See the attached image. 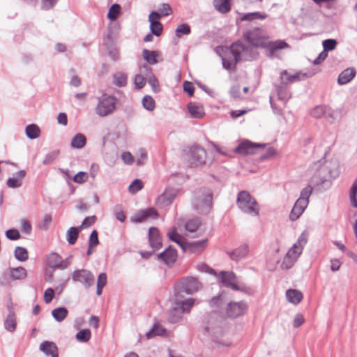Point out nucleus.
<instances>
[{"label": "nucleus", "mask_w": 357, "mask_h": 357, "mask_svg": "<svg viewBox=\"0 0 357 357\" xmlns=\"http://www.w3.org/2000/svg\"><path fill=\"white\" fill-rule=\"evenodd\" d=\"M259 52L252 46L245 45L241 40L233 43L222 57L223 68L228 70H234L237 63L251 61L257 58Z\"/></svg>", "instance_id": "1"}, {"label": "nucleus", "mask_w": 357, "mask_h": 357, "mask_svg": "<svg viewBox=\"0 0 357 357\" xmlns=\"http://www.w3.org/2000/svg\"><path fill=\"white\" fill-rule=\"evenodd\" d=\"M243 38L254 48L258 47L267 48L271 52L278 50L284 49L289 45L284 40L269 41L260 28H253L245 31L243 33Z\"/></svg>", "instance_id": "2"}, {"label": "nucleus", "mask_w": 357, "mask_h": 357, "mask_svg": "<svg viewBox=\"0 0 357 357\" xmlns=\"http://www.w3.org/2000/svg\"><path fill=\"white\" fill-rule=\"evenodd\" d=\"M222 321L223 318L219 314L213 312L205 320L204 330L206 334L212 337L213 341L218 346L228 347L231 344L229 340H220L225 332Z\"/></svg>", "instance_id": "3"}, {"label": "nucleus", "mask_w": 357, "mask_h": 357, "mask_svg": "<svg viewBox=\"0 0 357 357\" xmlns=\"http://www.w3.org/2000/svg\"><path fill=\"white\" fill-rule=\"evenodd\" d=\"M307 242V234L303 232L297 241L288 250L281 264L282 269L291 268L301 255L303 248Z\"/></svg>", "instance_id": "4"}, {"label": "nucleus", "mask_w": 357, "mask_h": 357, "mask_svg": "<svg viewBox=\"0 0 357 357\" xmlns=\"http://www.w3.org/2000/svg\"><path fill=\"white\" fill-rule=\"evenodd\" d=\"M236 204L238 208L244 213L252 216L259 215V207L258 203L248 191L242 190L238 193Z\"/></svg>", "instance_id": "5"}, {"label": "nucleus", "mask_w": 357, "mask_h": 357, "mask_svg": "<svg viewBox=\"0 0 357 357\" xmlns=\"http://www.w3.org/2000/svg\"><path fill=\"white\" fill-rule=\"evenodd\" d=\"M312 190L311 185H308L301 190L300 197L295 202L289 215L291 220L294 221L297 220L304 212L308 205L309 198L312 195Z\"/></svg>", "instance_id": "6"}, {"label": "nucleus", "mask_w": 357, "mask_h": 357, "mask_svg": "<svg viewBox=\"0 0 357 357\" xmlns=\"http://www.w3.org/2000/svg\"><path fill=\"white\" fill-rule=\"evenodd\" d=\"M213 195L210 190H199L195 193L192 202L195 209L200 213H206L212 206Z\"/></svg>", "instance_id": "7"}, {"label": "nucleus", "mask_w": 357, "mask_h": 357, "mask_svg": "<svg viewBox=\"0 0 357 357\" xmlns=\"http://www.w3.org/2000/svg\"><path fill=\"white\" fill-rule=\"evenodd\" d=\"M185 160L189 167H197L206 164V152L198 145L190 146L185 153Z\"/></svg>", "instance_id": "8"}, {"label": "nucleus", "mask_w": 357, "mask_h": 357, "mask_svg": "<svg viewBox=\"0 0 357 357\" xmlns=\"http://www.w3.org/2000/svg\"><path fill=\"white\" fill-rule=\"evenodd\" d=\"M116 103L117 99L115 97L105 93L98 98L95 112L100 117L109 116L116 109Z\"/></svg>", "instance_id": "9"}, {"label": "nucleus", "mask_w": 357, "mask_h": 357, "mask_svg": "<svg viewBox=\"0 0 357 357\" xmlns=\"http://www.w3.org/2000/svg\"><path fill=\"white\" fill-rule=\"evenodd\" d=\"M313 175L310 178V184L314 185H319L326 181L329 178L335 177L332 172L329 171L327 164L318 165L315 164L311 169Z\"/></svg>", "instance_id": "10"}, {"label": "nucleus", "mask_w": 357, "mask_h": 357, "mask_svg": "<svg viewBox=\"0 0 357 357\" xmlns=\"http://www.w3.org/2000/svg\"><path fill=\"white\" fill-rule=\"evenodd\" d=\"M72 280L81 283L86 289L93 287L95 284L93 274L87 269L75 270L72 273Z\"/></svg>", "instance_id": "11"}, {"label": "nucleus", "mask_w": 357, "mask_h": 357, "mask_svg": "<svg viewBox=\"0 0 357 357\" xmlns=\"http://www.w3.org/2000/svg\"><path fill=\"white\" fill-rule=\"evenodd\" d=\"M199 283L196 278H189L179 284L175 291V296H182V294H192L199 289Z\"/></svg>", "instance_id": "12"}, {"label": "nucleus", "mask_w": 357, "mask_h": 357, "mask_svg": "<svg viewBox=\"0 0 357 357\" xmlns=\"http://www.w3.org/2000/svg\"><path fill=\"white\" fill-rule=\"evenodd\" d=\"M247 307V303L244 301L230 302L226 307V313L228 317L236 318L244 314Z\"/></svg>", "instance_id": "13"}, {"label": "nucleus", "mask_w": 357, "mask_h": 357, "mask_svg": "<svg viewBox=\"0 0 357 357\" xmlns=\"http://www.w3.org/2000/svg\"><path fill=\"white\" fill-rule=\"evenodd\" d=\"M177 195V190L172 188H167L164 192L160 195L156 201L158 206L164 208L170 205Z\"/></svg>", "instance_id": "14"}, {"label": "nucleus", "mask_w": 357, "mask_h": 357, "mask_svg": "<svg viewBox=\"0 0 357 357\" xmlns=\"http://www.w3.org/2000/svg\"><path fill=\"white\" fill-rule=\"evenodd\" d=\"M160 18L161 15L155 11H152L149 15L151 32L156 36H160L162 31V25L160 22Z\"/></svg>", "instance_id": "15"}, {"label": "nucleus", "mask_w": 357, "mask_h": 357, "mask_svg": "<svg viewBox=\"0 0 357 357\" xmlns=\"http://www.w3.org/2000/svg\"><path fill=\"white\" fill-rule=\"evenodd\" d=\"M207 243V238L192 242L186 241L183 245L182 250L183 251H189L192 253H200L206 247Z\"/></svg>", "instance_id": "16"}, {"label": "nucleus", "mask_w": 357, "mask_h": 357, "mask_svg": "<svg viewBox=\"0 0 357 357\" xmlns=\"http://www.w3.org/2000/svg\"><path fill=\"white\" fill-rule=\"evenodd\" d=\"M310 76H311V75H308L307 74L301 72L290 75L286 70H284L280 73V79L282 84H287L288 83H293L303 80Z\"/></svg>", "instance_id": "17"}, {"label": "nucleus", "mask_w": 357, "mask_h": 357, "mask_svg": "<svg viewBox=\"0 0 357 357\" xmlns=\"http://www.w3.org/2000/svg\"><path fill=\"white\" fill-rule=\"evenodd\" d=\"M220 279L225 286L233 290H241L237 284L236 278L233 272H221Z\"/></svg>", "instance_id": "18"}, {"label": "nucleus", "mask_w": 357, "mask_h": 357, "mask_svg": "<svg viewBox=\"0 0 357 357\" xmlns=\"http://www.w3.org/2000/svg\"><path fill=\"white\" fill-rule=\"evenodd\" d=\"M157 216V211L153 208H149L144 210H141L135 213L134 215L131 217L130 220L132 222L139 223L144 221L148 218Z\"/></svg>", "instance_id": "19"}, {"label": "nucleus", "mask_w": 357, "mask_h": 357, "mask_svg": "<svg viewBox=\"0 0 357 357\" xmlns=\"http://www.w3.org/2000/svg\"><path fill=\"white\" fill-rule=\"evenodd\" d=\"M158 259H162L167 265L173 264L177 259V252L172 246L167 248L162 252L158 255Z\"/></svg>", "instance_id": "20"}, {"label": "nucleus", "mask_w": 357, "mask_h": 357, "mask_svg": "<svg viewBox=\"0 0 357 357\" xmlns=\"http://www.w3.org/2000/svg\"><path fill=\"white\" fill-rule=\"evenodd\" d=\"M149 240L151 248L158 250L162 247L161 236L158 228L152 227L149 229Z\"/></svg>", "instance_id": "21"}, {"label": "nucleus", "mask_w": 357, "mask_h": 357, "mask_svg": "<svg viewBox=\"0 0 357 357\" xmlns=\"http://www.w3.org/2000/svg\"><path fill=\"white\" fill-rule=\"evenodd\" d=\"M40 350L46 356L51 357H59L58 348L56 344L50 341H43L40 345Z\"/></svg>", "instance_id": "22"}, {"label": "nucleus", "mask_w": 357, "mask_h": 357, "mask_svg": "<svg viewBox=\"0 0 357 357\" xmlns=\"http://www.w3.org/2000/svg\"><path fill=\"white\" fill-rule=\"evenodd\" d=\"M264 144H253L250 141H244L241 142L238 146H236L234 149L236 153H242V154H252V149L255 147H264Z\"/></svg>", "instance_id": "23"}, {"label": "nucleus", "mask_w": 357, "mask_h": 357, "mask_svg": "<svg viewBox=\"0 0 357 357\" xmlns=\"http://www.w3.org/2000/svg\"><path fill=\"white\" fill-rule=\"evenodd\" d=\"M175 297V305L182 310L183 313H189L195 304V299L188 298L183 301V294H182V296Z\"/></svg>", "instance_id": "24"}, {"label": "nucleus", "mask_w": 357, "mask_h": 357, "mask_svg": "<svg viewBox=\"0 0 357 357\" xmlns=\"http://www.w3.org/2000/svg\"><path fill=\"white\" fill-rule=\"evenodd\" d=\"M26 176L25 170H20L14 174L12 178H9L7 180L6 184L9 188H17L22 185V179Z\"/></svg>", "instance_id": "25"}, {"label": "nucleus", "mask_w": 357, "mask_h": 357, "mask_svg": "<svg viewBox=\"0 0 357 357\" xmlns=\"http://www.w3.org/2000/svg\"><path fill=\"white\" fill-rule=\"evenodd\" d=\"M356 70L354 68H348L344 70L338 76L337 83L344 85L349 83L356 75Z\"/></svg>", "instance_id": "26"}, {"label": "nucleus", "mask_w": 357, "mask_h": 357, "mask_svg": "<svg viewBox=\"0 0 357 357\" xmlns=\"http://www.w3.org/2000/svg\"><path fill=\"white\" fill-rule=\"evenodd\" d=\"M248 253V246L247 245H241L231 252H228L230 258L234 261H239L247 256Z\"/></svg>", "instance_id": "27"}, {"label": "nucleus", "mask_w": 357, "mask_h": 357, "mask_svg": "<svg viewBox=\"0 0 357 357\" xmlns=\"http://www.w3.org/2000/svg\"><path fill=\"white\" fill-rule=\"evenodd\" d=\"M287 301L294 305L298 304L303 299V294L297 289H290L286 291Z\"/></svg>", "instance_id": "28"}, {"label": "nucleus", "mask_w": 357, "mask_h": 357, "mask_svg": "<svg viewBox=\"0 0 357 357\" xmlns=\"http://www.w3.org/2000/svg\"><path fill=\"white\" fill-rule=\"evenodd\" d=\"M17 321L16 317L11 310H9V313L4 321L5 329L9 332H13L16 329Z\"/></svg>", "instance_id": "29"}, {"label": "nucleus", "mask_w": 357, "mask_h": 357, "mask_svg": "<svg viewBox=\"0 0 357 357\" xmlns=\"http://www.w3.org/2000/svg\"><path fill=\"white\" fill-rule=\"evenodd\" d=\"M188 110L191 116L193 118L200 119L204 116V109L200 105L190 103L188 105Z\"/></svg>", "instance_id": "30"}, {"label": "nucleus", "mask_w": 357, "mask_h": 357, "mask_svg": "<svg viewBox=\"0 0 357 357\" xmlns=\"http://www.w3.org/2000/svg\"><path fill=\"white\" fill-rule=\"evenodd\" d=\"M182 310L175 305L168 314V320L171 323H176L182 319Z\"/></svg>", "instance_id": "31"}, {"label": "nucleus", "mask_w": 357, "mask_h": 357, "mask_svg": "<svg viewBox=\"0 0 357 357\" xmlns=\"http://www.w3.org/2000/svg\"><path fill=\"white\" fill-rule=\"evenodd\" d=\"M81 230L79 227H70L66 232V240L70 245H74L79 236V232Z\"/></svg>", "instance_id": "32"}, {"label": "nucleus", "mask_w": 357, "mask_h": 357, "mask_svg": "<svg viewBox=\"0 0 357 357\" xmlns=\"http://www.w3.org/2000/svg\"><path fill=\"white\" fill-rule=\"evenodd\" d=\"M86 143V137L82 133L76 134L72 139L70 145L74 149H82Z\"/></svg>", "instance_id": "33"}, {"label": "nucleus", "mask_w": 357, "mask_h": 357, "mask_svg": "<svg viewBox=\"0 0 357 357\" xmlns=\"http://www.w3.org/2000/svg\"><path fill=\"white\" fill-rule=\"evenodd\" d=\"M158 56V53L155 51H151L147 49H144L142 51V56L144 59L151 65H154L158 62L157 60V57Z\"/></svg>", "instance_id": "34"}, {"label": "nucleus", "mask_w": 357, "mask_h": 357, "mask_svg": "<svg viewBox=\"0 0 357 357\" xmlns=\"http://www.w3.org/2000/svg\"><path fill=\"white\" fill-rule=\"evenodd\" d=\"M213 6L221 13H227L231 9L229 0H214Z\"/></svg>", "instance_id": "35"}, {"label": "nucleus", "mask_w": 357, "mask_h": 357, "mask_svg": "<svg viewBox=\"0 0 357 357\" xmlns=\"http://www.w3.org/2000/svg\"><path fill=\"white\" fill-rule=\"evenodd\" d=\"M201 226V220L199 218H192L189 220L185 224V229L190 233H194L199 230Z\"/></svg>", "instance_id": "36"}, {"label": "nucleus", "mask_w": 357, "mask_h": 357, "mask_svg": "<svg viewBox=\"0 0 357 357\" xmlns=\"http://www.w3.org/2000/svg\"><path fill=\"white\" fill-rule=\"evenodd\" d=\"M26 275V270L22 266L12 268L10 269V277L13 280H23Z\"/></svg>", "instance_id": "37"}, {"label": "nucleus", "mask_w": 357, "mask_h": 357, "mask_svg": "<svg viewBox=\"0 0 357 357\" xmlns=\"http://www.w3.org/2000/svg\"><path fill=\"white\" fill-rule=\"evenodd\" d=\"M26 135L30 139H34L40 136V128L36 124L28 125L25 128Z\"/></svg>", "instance_id": "38"}, {"label": "nucleus", "mask_w": 357, "mask_h": 357, "mask_svg": "<svg viewBox=\"0 0 357 357\" xmlns=\"http://www.w3.org/2000/svg\"><path fill=\"white\" fill-rule=\"evenodd\" d=\"M167 236L169 238L177 243L181 248L186 241L182 239V236L177 233L176 228L172 227L168 232Z\"/></svg>", "instance_id": "39"}, {"label": "nucleus", "mask_w": 357, "mask_h": 357, "mask_svg": "<svg viewBox=\"0 0 357 357\" xmlns=\"http://www.w3.org/2000/svg\"><path fill=\"white\" fill-rule=\"evenodd\" d=\"M68 313L66 307H61L56 308L52 311V314L54 319L59 322L62 321L66 319Z\"/></svg>", "instance_id": "40"}, {"label": "nucleus", "mask_w": 357, "mask_h": 357, "mask_svg": "<svg viewBox=\"0 0 357 357\" xmlns=\"http://www.w3.org/2000/svg\"><path fill=\"white\" fill-rule=\"evenodd\" d=\"M167 333V331L159 324H154L151 331H149L146 333V337L148 338H151L154 336H164Z\"/></svg>", "instance_id": "41"}, {"label": "nucleus", "mask_w": 357, "mask_h": 357, "mask_svg": "<svg viewBox=\"0 0 357 357\" xmlns=\"http://www.w3.org/2000/svg\"><path fill=\"white\" fill-rule=\"evenodd\" d=\"M113 83L118 87L125 86L127 84V76L123 73H116L113 75Z\"/></svg>", "instance_id": "42"}, {"label": "nucleus", "mask_w": 357, "mask_h": 357, "mask_svg": "<svg viewBox=\"0 0 357 357\" xmlns=\"http://www.w3.org/2000/svg\"><path fill=\"white\" fill-rule=\"evenodd\" d=\"M14 255L20 261H25L29 258L27 250L25 248L17 246L15 249Z\"/></svg>", "instance_id": "43"}, {"label": "nucleus", "mask_w": 357, "mask_h": 357, "mask_svg": "<svg viewBox=\"0 0 357 357\" xmlns=\"http://www.w3.org/2000/svg\"><path fill=\"white\" fill-rule=\"evenodd\" d=\"M107 275L105 273L99 274L96 284V294L98 296L102 294V289L107 284Z\"/></svg>", "instance_id": "44"}, {"label": "nucleus", "mask_w": 357, "mask_h": 357, "mask_svg": "<svg viewBox=\"0 0 357 357\" xmlns=\"http://www.w3.org/2000/svg\"><path fill=\"white\" fill-rule=\"evenodd\" d=\"M61 262V257L56 253H52L47 257L48 265L54 268H60V263Z\"/></svg>", "instance_id": "45"}, {"label": "nucleus", "mask_w": 357, "mask_h": 357, "mask_svg": "<svg viewBox=\"0 0 357 357\" xmlns=\"http://www.w3.org/2000/svg\"><path fill=\"white\" fill-rule=\"evenodd\" d=\"M266 17L265 13L260 12H254L245 14L242 17V21H251L255 19L264 20Z\"/></svg>", "instance_id": "46"}, {"label": "nucleus", "mask_w": 357, "mask_h": 357, "mask_svg": "<svg viewBox=\"0 0 357 357\" xmlns=\"http://www.w3.org/2000/svg\"><path fill=\"white\" fill-rule=\"evenodd\" d=\"M286 85L287 84H282L281 82V85L276 88L279 99L284 101L288 100L291 97L290 94L286 90Z\"/></svg>", "instance_id": "47"}, {"label": "nucleus", "mask_w": 357, "mask_h": 357, "mask_svg": "<svg viewBox=\"0 0 357 357\" xmlns=\"http://www.w3.org/2000/svg\"><path fill=\"white\" fill-rule=\"evenodd\" d=\"M91 336V333L89 329H82L76 334V339L80 342H86L90 340Z\"/></svg>", "instance_id": "48"}, {"label": "nucleus", "mask_w": 357, "mask_h": 357, "mask_svg": "<svg viewBox=\"0 0 357 357\" xmlns=\"http://www.w3.org/2000/svg\"><path fill=\"white\" fill-rule=\"evenodd\" d=\"M120 11L121 6L117 3H114L110 7L109 12L107 13V17L110 20L114 21L117 18L119 14L120 13Z\"/></svg>", "instance_id": "49"}, {"label": "nucleus", "mask_w": 357, "mask_h": 357, "mask_svg": "<svg viewBox=\"0 0 357 357\" xmlns=\"http://www.w3.org/2000/svg\"><path fill=\"white\" fill-rule=\"evenodd\" d=\"M190 26L188 24H181L176 29L175 33L178 38H181L182 35L190 34Z\"/></svg>", "instance_id": "50"}, {"label": "nucleus", "mask_w": 357, "mask_h": 357, "mask_svg": "<svg viewBox=\"0 0 357 357\" xmlns=\"http://www.w3.org/2000/svg\"><path fill=\"white\" fill-rule=\"evenodd\" d=\"M327 107L322 105L315 107L311 112V114L314 118H321L327 114Z\"/></svg>", "instance_id": "51"}, {"label": "nucleus", "mask_w": 357, "mask_h": 357, "mask_svg": "<svg viewBox=\"0 0 357 357\" xmlns=\"http://www.w3.org/2000/svg\"><path fill=\"white\" fill-rule=\"evenodd\" d=\"M142 105L146 109L153 111L155 108V100L152 97L146 96L142 99Z\"/></svg>", "instance_id": "52"}, {"label": "nucleus", "mask_w": 357, "mask_h": 357, "mask_svg": "<svg viewBox=\"0 0 357 357\" xmlns=\"http://www.w3.org/2000/svg\"><path fill=\"white\" fill-rule=\"evenodd\" d=\"M143 183L139 179H135L129 185V191L132 194H135L142 190Z\"/></svg>", "instance_id": "53"}, {"label": "nucleus", "mask_w": 357, "mask_h": 357, "mask_svg": "<svg viewBox=\"0 0 357 357\" xmlns=\"http://www.w3.org/2000/svg\"><path fill=\"white\" fill-rule=\"evenodd\" d=\"M59 155V150H54L51 151L50 153H47L43 161V163L44 165H49L52 163Z\"/></svg>", "instance_id": "54"}, {"label": "nucleus", "mask_w": 357, "mask_h": 357, "mask_svg": "<svg viewBox=\"0 0 357 357\" xmlns=\"http://www.w3.org/2000/svg\"><path fill=\"white\" fill-rule=\"evenodd\" d=\"M87 179L88 174L85 172H79L73 178V181L79 184L84 183Z\"/></svg>", "instance_id": "55"}, {"label": "nucleus", "mask_w": 357, "mask_h": 357, "mask_svg": "<svg viewBox=\"0 0 357 357\" xmlns=\"http://www.w3.org/2000/svg\"><path fill=\"white\" fill-rule=\"evenodd\" d=\"M337 41L335 39H326L323 41L324 51H331L334 50L337 45Z\"/></svg>", "instance_id": "56"}, {"label": "nucleus", "mask_w": 357, "mask_h": 357, "mask_svg": "<svg viewBox=\"0 0 357 357\" xmlns=\"http://www.w3.org/2000/svg\"><path fill=\"white\" fill-rule=\"evenodd\" d=\"M146 77H144L142 75L137 74L135 77V88L137 89H141L144 87L146 84Z\"/></svg>", "instance_id": "57"}, {"label": "nucleus", "mask_w": 357, "mask_h": 357, "mask_svg": "<svg viewBox=\"0 0 357 357\" xmlns=\"http://www.w3.org/2000/svg\"><path fill=\"white\" fill-rule=\"evenodd\" d=\"M96 220V216L95 215L86 217L82 221V225L79 226V228H81V229L84 228H88L91 227L93 224H94Z\"/></svg>", "instance_id": "58"}, {"label": "nucleus", "mask_w": 357, "mask_h": 357, "mask_svg": "<svg viewBox=\"0 0 357 357\" xmlns=\"http://www.w3.org/2000/svg\"><path fill=\"white\" fill-rule=\"evenodd\" d=\"M159 13L162 16H168L172 14V10L168 3H162L159 8Z\"/></svg>", "instance_id": "59"}, {"label": "nucleus", "mask_w": 357, "mask_h": 357, "mask_svg": "<svg viewBox=\"0 0 357 357\" xmlns=\"http://www.w3.org/2000/svg\"><path fill=\"white\" fill-rule=\"evenodd\" d=\"M276 153V150L273 147L270 146L266 149L265 153L261 155L260 158L261 160L270 159L273 158Z\"/></svg>", "instance_id": "60"}, {"label": "nucleus", "mask_w": 357, "mask_h": 357, "mask_svg": "<svg viewBox=\"0 0 357 357\" xmlns=\"http://www.w3.org/2000/svg\"><path fill=\"white\" fill-rule=\"evenodd\" d=\"M146 80L148 81L149 84L151 85L154 91L156 92L158 91L159 82L153 74L149 76L146 78Z\"/></svg>", "instance_id": "61"}, {"label": "nucleus", "mask_w": 357, "mask_h": 357, "mask_svg": "<svg viewBox=\"0 0 357 357\" xmlns=\"http://www.w3.org/2000/svg\"><path fill=\"white\" fill-rule=\"evenodd\" d=\"M99 243L98 232L93 230L90 235L89 245L90 247H95Z\"/></svg>", "instance_id": "62"}, {"label": "nucleus", "mask_w": 357, "mask_h": 357, "mask_svg": "<svg viewBox=\"0 0 357 357\" xmlns=\"http://www.w3.org/2000/svg\"><path fill=\"white\" fill-rule=\"evenodd\" d=\"M139 73V74L142 75L144 77H146V79L151 75L153 74L151 68L146 64L140 66Z\"/></svg>", "instance_id": "63"}, {"label": "nucleus", "mask_w": 357, "mask_h": 357, "mask_svg": "<svg viewBox=\"0 0 357 357\" xmlns=\"http://www.w3.org/2000/svg\"><path fill=\"white\" fill-rule=\"evenodd\" d=\"M6 236L8 239L17 240L20 237V234L17 229H8L6 231Z\"/></svg>", "instance_id": "64"}]
</instances>
